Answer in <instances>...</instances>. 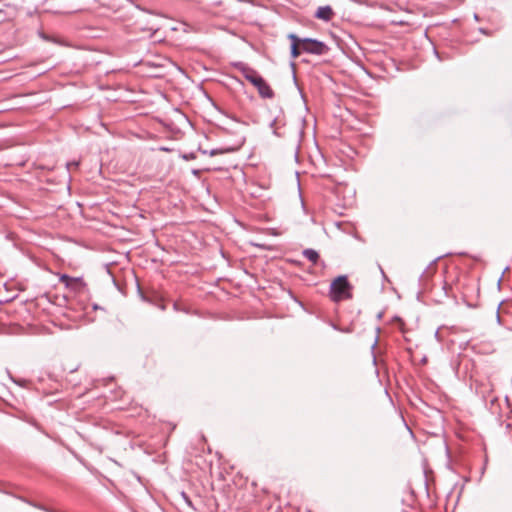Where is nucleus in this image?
<instances>
[{
    "label": "nucleus",
    "instance_id": "0eeeda50",
    "mask_svg": "<svg viewBox=\"0 0 512 512\" xmlns=\"http://www.w3.org/2000/svg\"><path fill=\"white\" fill-rule=\"evenodd\" d=\"M60 282L64 284L66 287L76 289L77 286L81 285L82 282L79 278H72L66 274L60 277Z\"/></svg>",
    "mask_w": 512,
    "mask_h": 512
},
{
    "label": "nucleus",
    "instance_id": "f257e3e1",
    "mask_svg": "<svg viewBox=\"0 0 512 512\" xmlns=\"http://www.w3.org/2000/svg\"><path fill=\"white\" fill-rule=\"evenodd\" d=\"M352 286L346 276H338L330 285L329 296L333 302H341L352 298Z\"/></svg>",
    "mask_w": 512,
    "mask_h": 512
},
{
    "label": "nucleus",
    "instance_id": "20e7f679",
    "mask_svg": "<svg viewBox=\"0 0 512 512\" xmlns=\"http://www.w3.org/2000/svg\"><path fill=\"white\" fill-rule=\"evenodd\" d=\"M253 86L257 88L262 98L271 99L274 97V91L262 77Z\"/></svg>",
    "mask_w": 512,
    "mask_h": 512
},
{
    "label": "nucleus",
    "instance_id": "39448f33",
    "mask_svg": "<svg viewBox=\"0 0 512 512\" xmlns=\"http://www.w3.org/2000/svg\"><path fill=\"white\" fill-rule=\"evenodd\" d=\"M288 39L291 41V57L293 59L297 58L301 53H304L302 51L301 41L300 37H298L296 34L291 33L288 35Z\"/></svg>",
    "mask_w": 512,
    "mask_h": 512
},
{
    "label": "nucleus",
    "instance_id": "ddd939ff",
    "mask_svg": "<svg viewBox=\"0 0 512 512\" xmlns=\"http://www.w3.org/2000/svg\"><path fill=\"white\" fill-rule=\"evenodd\" d=\"M377 342H378V339L376 338V339L374 340V343L372 344V347H373V348L377 345Z\"/></svg>",
    "mask_w": 512,
    "mask_h": 512
},
{
    "label": "nucleus",
    "instance_id": "9d476101",
    "mask_svg": "<svg viewBox=\"0 0 512 512\" xmlns=\"http://www.w3.org/2000/svg\"><path fill=\"white\" fill-rule=\"evenodd\" d=\"M182 158L185 160H194L196 158V155H195V153L191 152L188 154H183Z\"/></svg>",
    "mask_w": 512,
    "mask_h": 512
},
{
    "label": "nucleus",
    "instance_id": "6e6552de",
    "mask_svg": "<svg viewBox=\"0 0 512 512\" xmlns=\"http://www.w3.org/2000/svg\"><path fill=\"white\" fill-rule=\"evenodd\" d=\"M235 150L236 149L232 148V147H221V148L212 149L210 151L202 150L201 152L203 154H209L210 156H216V155H220V154L231 153V152H233Z\"/></svg>",
    "mask_w": 512,
    "mask_h": 512
},
{
    "label": "nucleus",
    "instance_id": "7ed1b4c3",
    "mask_svg": "<svg viewBox=\"0 0 512 512\" xmlns=\"http://www.w3.org/2000/svg\"><path fill=\"white\" fill-rule=\"evenodd\" d=\"M235 67L242 73L243 77L252 85H254L258 81V79L261 78V76L255 69L249 67L248 65L242 62L236 63Z\"/></svg>",
    "mask_w": 512,
    "mask_h": 512
},
{
    "label": "nucleus",
    "instance_id": "f8f14e48",
    "mask_svg": "<svg viewBox=\"0 0 512 512\" xmlns=\"http://www.w3.org/2000/svg\"><path fill=\"white\" fill-rule=\"evenodd\" d=\"M182 495H183V497L185 498L186 502L190 505V504H191V502L189 501V499H188V497L186 496V494H184V493H183Z\"/></svg>",
    "mask_w": 512,
    "mask_h": 512
},
{
    "label": "nucleus",
    "instance_id": "9b49d317",
    "mask_svg": "<svg viewBox=\"0 0 512 512\" xmlns=\"http://www.w3.org/2000/svg\"><path fill=\"white\" fill-rule=\"evenodd\" d=\"M79 163L76 161L68 162L67 163V169L70 171L72 168L76 169L78 167Z\"/></svg>",
    "mask_w": 512,
    "mask_h": 512
},
{
    "label": "nucleus",
    "instance_id": "f03ea898",
    "mask_svg": "<svg viewBox=\"0 0 512 512\" xmlns=\"http://www.w3.org/2000/svg\"><path fill=\"white\" fill-rule=\"evenodd\" d=\"M302 51L313 55H324L329 51V47L322 41L312 38H300Z\"/></svg>",
    "mask_w": 512,
    "mask_h": 512
},
{
    "label": "nucleus",
    "instance_id": "1a4fd4ad",
    "mask_svg": "<svg viewBox=\"0 0 512 512\" xmlns=\"http://www.w3.org/2000/svg\"><path fill=\"white\" fill-rule=\"evenodd\" d=\"M303 256L313 264H316L319 260V254L316 250L308 248L303 251Z\"/></svg>",
    "mask_w": 512,
    "mask_h": 512
},
{
    "label": "nucleus",
    "instance_id": "423d86ee",
    "mask_svg": "<svg viewBox=\"0 0 512 512\" xmlns=\"http://www.w3.org/2000/svg\"><path fill=\"white\" fill-rule=\"evenodd\" d=\"M314 16L317 19L323 20L325 22H329L334 16V11L331 8V6H329V5L320 6V7H318Z\"/></svg>",
    "mask_w": 512,
    "mask_h": 512
}]
</instances>
